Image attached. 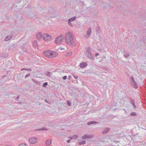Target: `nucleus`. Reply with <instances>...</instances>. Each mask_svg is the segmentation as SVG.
Returning a JSON list of instances; mask_svg holds the SVG:
<instances>
[{"label": "nucleus", "mask_w": 146, "mask_h": 146, "mask_svg": "<svg viewBox=\"0 0 146 146\" xmlns=\"http://www.w3.org/2000/svg\"><path fill=\"white\" fill-rule=\"evenodd\" d=\"M65 39L66 43L68 44H72L74 42V37L70 32H68L66 34Z\"/></svg>", "instance_id": "f257e3e1"}, {"label": "nucleus", "mask_w": 146, "mask_h": 146, "mask_svg": "<svg viewBox=\"0 0 146 146\" xmlns=\"http://www.w3.org/2000/svg\"><path fill=\"white\" fill-rule=\"evenodd\" d=\"M90 47H88L85 49L86 52H84V54L87 57L91 59L94 60L93 55L91 53Z\"/></svg>", "instance_id": "f03ea898"}, {"label": "nucleus", "mask_w": 146, "mask_h": 146, "mask_svg": "<svg viewBox=\"0 0 146 146\" xmlns=\"http://www.w3.org/2000/svg\"><path fill=\"white\" fill-rule=\"evenodd\" d=\"M63 36V35H61L60 36L57 37L56 38L55 41V43L58 44H62L63 42V41L62 40Z\"/></svg>", "instance_id": "7ed1b4c3"}, {"label": "nucleus", "mask_w": 146, "mask_h": 146, "mask_svg": "<svg viewBox=\"0 0 146 146\" xmlns=\"http://www.w3.org/2000/svg\"><path fill=\"white\" fill-rule=\"evenodd\" d=\"M44 40L45 41H49L52 39L51 36L47 34H44L42 36Z\"/></svg>", "instance_id": "20e7f679"}, {"label": "nucleus", "mask_w": 146, "mask_h": 146, "mask_svg": "<svg viewBox=\"0 0 146 146\" xmlns=\"http://www.w3.org/2000/svg\"><path fill=\"white\" fill-rule=\"evenodd\" d=\"M101 8L102 9H110L111 8V6L110 5L109 3H102L101 5Z\"/></svg>", "instance_id": "39448f33"}, {"label": "nucleus", "mask_w": 146, "mask_h": 146, "mask_svg": "<svg viewBox=\"0 0 146 146\" xmlns=\"http://www.w3.org/2000/svg\"><path fill=\"white\" fill-rule=\"evenodd\" d=\"M37 140V139L35 137H32L30 138L29 141L31 143L34 144L36 142Z\"/></svg>", "instance_id": "423d86ee"}, {"label": "nucleus", "mask_w": 146, "mask_h": 146, "mask_svg": "<svg viewBox=\"0 0 146 146\" xmlns=\"http://www.w3.org/2000/svg\"><path fill=\"white\" fill-rule=\"evenodd\" d=\"M58 55L57 53L53 51H50V58L54 57Z\"/></svg>", "instance_id": "0eeeda50"}, {"label": "nucleus", "mask_w": 146, "mask_h": 146, "mask_svg": "<svg viewBox=\"0 0 146 146\" xmlns=\"http://www.w3.org/2000/svg\"><path fill=\"white\" fill-rule=\"evenodd\" d=\"M131 78L132 80V84H133V86H134V87L136 88H138V85L136 82L135 81L134 78L133 77H131Z\"/></svg>", "instance_id": "6e6552de"}, {"label": "nucleus", "mask_w": 146, "mask_h": 146, "mask_svg": "<svg viewBox=\"0 0 146 146\" xmlns=\"http://www.w3.org/2000/svg\"><path fill=\"white\" fill-rule=\"evenodd\" d=\"M42 33L40 32L37 34L36 37L37 39L40 40L42 39Z\"/></svg>", "instance_id": "1a4fd4ad"}, {"label": "nucleus", "mask_w": 146, "mask_h": 146, "mask_svg": "<svg viewBox=\"0 0 146 146\" xmlns=\"http://www.w3.org/2000/svg\"><path fill=\"white\" fill-rule=\"evenodd\" d=\"M50 50L44 51L43 52V54L44 55L49 57L50 56Z\"/></svg>", "instance_id": "9d476101"}, {"label": "nucleus", "mask_w": 146, "mask_h": 146, "mask_svg": "<svg viewBox=\"0 0 146 146\" xmlns=\"http://www.w3.org/2000/svg\"><path fill=\"white\" fill-rule=\"evenodd\" d=\"M92 135H84L82 137V138L83 139H86V138H91L93 137Z\"/></svg>", "instance_id": "9b49d317"}, {"label": "nucleus", "mask_w": 146, "mask_h": 146, "mask_svg": "<svg viewBox=\"0 0 146 146\" xmlns=\"http://www.w3.org/2000/svg\"><path fill=\"white\" fill-rule=\"evenodd\" d=\"M13 36L12 35H10L6 36L5 38V41H7L9 40L12 38Z\"/></svg>", "instance_id": "f8f14e48"}, {"label": "nucleus", "mask_w": 146, "mask_h": 146, "mask_svg": "<svg viewBox=\"0 0 146 146\" xmlns=\"http://www.w3.org/2000/svg\"><path fill=\"white\" fill-rule=\"evenodd\" d=\"M110 128H105L102 131V133L103 134H105L108 133L110 130Z\"/></svg>", "instance_id": "ddd939ff"}, {"label": "nucleus", "mask_w": 146, "mask_h": 146, "mask_svg": "<svg viewBox=\"0 0 146 146\" xmlns=\"http://www.w3.org/2000/svg\"><path fill=\"white\" fill-rule=\"evenodd\" d=\"M87 65L86 62H82L80 64V66L81 68H83L86 67Z\"/></svg>", "instance_id": "4468645a"}, {"label": "nucleus", "mask_w": 146, "mask_h": 146, "mask_svg": "<svg viewBox=\"0 0 146 146\" xmlns=\"http://www.w3.org/2000/svg\"><path fill=\"white\" fill-rule=\"evenodd\" d=\"M124 53V56L126 58H128L129 56V54L128 53H127L126 51H123Z\"/></svg>", "instance_id": "2eb2a0df"}, {"label": "nucleus", "mask_w": 146, "mask_h": 146, "mask_svg": "<svg viewBox=\"0 0 146 146\" xmlns=\"http://www.w3.org/2000/svg\"><path fill=\"white\" fill-rule=\"evenodd\" d=\"M98 123L97 122H96L95 121H90L89 122H88L87 123V124L88 125H91L92 124H95V123Z\"/></svg>", "instance_id": "dca6fc26"}, {"label": "nucleus", "mask_w": 146, "mask_h": 146, "mask_svg": "<svg viewBox=\"0 0 146 146\" xmlns=\"http://www.w3.org/2000/svg\"><path fill=\"white\" fill-rule=\"evenodd\" d=\"M52 141L50 139H48L46 141V144L47 145H50Z\"/></svg>", "instance_id": "f3484780"}, {"label": "nucleus", "mask_w": 146, "mask_h": 146, "mask_svg": "<svg viewBox=\"0 0 146 146\" xmlns=\"http://www.w3.org/2000/svg\"><path fill=\"white\" fill-rule=\"evenodd\" d=\"M76 18V17H75V16L74 17H72V18H70V19H69L68 20V21L71 22L72 21H74L75 20Z\"/></svg>", "instance_id": "a211bd4d"}, {"label": "nucleus", "mask_w": 146, "mask_h": 146, "mask_svg": "<svg viewBox=\"0 0 146 146\" xmlns=\"http://www.w3.org/2000/svg\"><path fill=\"white\" fill-rule=\"evenodd\" d=\"M91 33V28L90 27L87 31V33L88 34V35H90Z\"/></svg>", "instance_id": "6ab92c4d"}, {"label": "nucleus", "mask_w": 146, "mask_h": 146, "mask_svg": "<svg viewBox=\"0 0 146 146\" xmlns=\"http://www.w3.org/2000/svg\"><path fill=\"white\" fill-rule=\"evenodd\" d=\"M47 129L44 128V127H42L41 129H36V131H46L47 130Z\"/></svg>", "instance_id": "aec40b11"}, {"label": "nucleus", "mask_w": 146, "mask_h": 146, "mask_svg": "<svg viewBox=\"0 0 146 146\" xmlns=\"http://www.w3.org/2000/svg\"><path fill=\"white\" fill-rule=\"evenodd\" d=\"M33 45L34 47H37L38 46V43L36 41V40H35L34 41Z\"/></svg>", "instance_id": "412c9836"}, {"label": "nucleus", "mask_w": 146, "mask_h": 146, "mask_svg": "<svg viewBox=\"0 0 146 146\" xmlns=\"http://www.w3.org/2000/svg\"><path fill=\"white\" fill-rule=\"evenodd\" d=\"M56 15L54 13H51L50 15V16L52 18L54 17H56Z\"/></svg>", "instance_id": "4be33fe9"}, {"label": "nucleus", "mask_w": 146, "mask_h": 146, "mask_svg": "<svg viewBox=\"0 0 146 146\" xmlns=\"http://www.w3.org/2000/svg\"><path fill=\"white\" fill-rule=\"evenodd\" d=\"M131 115L133 116H136L137 114L136 112H132L131 113Z\"/></svg>", "instance_id": "5701e85b"}, {"label": "nucleus", "mask_w": 146, "mask_h": 146, "mask_svg": "<svg viewBox=\"0 0 146 146\" xmlns=\"http://www.w3.org/2000/svg\"><path fill=\"white\" fill-rule=\"evenodd\" d=\"M72 54V52H68L66 54V56H69Z\"/></svg>", "instance_id": "b1692460"}, {"label": "nucleus", "mask_w": 146, "mask_h": 146, "mask_svg": "<svg viewBox=\"0 0 146 146\" xmlns=\"http://www.w3.org/2000/svg\"><path fill=\"white\" fill-rule=\"evenodd\" d=\"M78 143L80 145H82L84 144H85L86 143V142L85 141H83L81 142H79Z\"/></svg>", "instance_id": "393cba45"}, {"label": "nucleus", "mask_w": 146, "mask_h": 146, "mask_svg": "<svg viewBox=\"0 0 146 146\" xmlns=\"http://www.w3.org/2000/svg\"><path fill=\"white\" fill-rule=\"evenodd\" d=\"M45 75L48 77H50V72H47L45 74Z\"/></svg>", "instance_id": "a878e982"}, {"label": "nucleus", "mask_w": 146, "mask_h": 146, "mask_svg": "<svg viewBox=\"0 0 146 146\" xmlns=\"http://www.w3.org/2000/svg\"><path fill=\"white\" fill-rule=\"evenodd\" d=\"M97 31L98 33H100V29L99 27H98L96 28Z\"/></svg>", "instance_id": "bb28decb"}, {"label": "nucleus", "mask_w": 146, "mask_h": 146, "mask_svg": "<svg viewBox=\"0 0 146 146\" xmlns=\"http://www.w3.org/2000/svg\"><path fill=\"white\" fill-rule=\"evenodd\" d=\"M19 146H28V145L25 143H22L20 144Z\"/></svg>", "instance_id": "cd10ccee"}, {"label": "nucleus", "mask_w": 146, "mask_h": 146, "mask_svg": "<svg viewBox=\"0 0 146 146\" xmlns=\"http://www.w3.org/2000/svg\"><path fill=\"white\" fill-rule=\"evenodd\" d=\"M130 100L131 101V103L132 105L134 104H135L134 100L132 98H131Z\"/></svg>", "instance_id": "c85d7f7f"}, {"label": "nucleus", "mask_w": 146, "mask_h": 146, "mask_svg": "<svg viewBox=\"0 0 146 146\" xmlns=\"http://www.w3.org/2000/svg\"><path fill=\"white\" fill-rule=\"evenodd\" d=\"M74 139H76L78 138V136L76 135H74L72 136Z\"/></svg>", "instance_id": "c756f323"}, {"label": "nucleus", "mask_w": 146, "mask_h": 146, "mask_svg": "<svg viewBox=\"0 0 146 146\" xmlns=\"http://www.w3.org/2000/svg\"><path fill=\"white\" fill-rule=\"evenodd\" d=\"M72 76H73L74 77L75 79H76L78 78V76L77 75L73 74H72Z\"/></svg>", "instance_id": "7c9ffc66"}, {"label": "nucleus", "mask_w": 146, "mask_h": 146, "mask_svg": "<svg viewBox=\"0 0 146 146\" xmlns=\"http://www.w3.org/2000/svg\"><path fill=\"white\" fill-rule=\"evenodd\" d=\"M48 85V83L47 82H45L43 84L42 86L43 87H46V86Z\"/></svg>", "instance_id": "2f4dec72"}, {"label": "nucleus", "mask_w": 146, "mask_h": 146, "mask_svg": "<svg viewBox=\"0 0 146 146\" xmlns=\"http://www.w3.org/2000/svg\"><path fill=\"white\" fill-rule=\"evenodd\" d=\"M71 22L68 21V23L69 25L71 27H72L73 26V25L71 23Z\"/></svg>", "instance_id": "473e14b6"}, {"label": "nucleus", "mask_w": 146, "mask_h": 146, "mask_svg": "<svg viewBox=\"0 0 146 146\" xmlns=\"http://www.w3.org/2000/svg\"><path fill=\"white\" fill-rule=\"evenodd\" d=\"M67 104L69 106H71V103L69 101L67 102Z\"/></svg>", "instance_id": "72a5a7b5"}, {"label": "nucleus", "mask_w": 146, "mask_h": 146, "mask_svg": "<svg viewBox=\"0 0 146 146\" xmlns=\"http://www.w3.org/2000/svg\"><path fill=\"white\" fill-rule=\"evenodd\" d=\"M30 75H31V74H26V75H25V78H27V77H28L29 76H30Z\"/></svg>", "instance_id": "f704fd0d"}, {"label": "nucleus", "mask_w": 146, "mask_h": 146, "mask_svg": "<svg viewBox=\"0 0 146 146\" xmlns=\"http://www.w3.org/2000/svg\"><path fill=\"white\" fill-rule=\"evenodd\" d=\"M67 77L66 76H65L63 77V80H65L66 79Z\"/></svg>", "instance_id": "c9c22d12"}, {"label": "nucleus", "mask_w": 146, "mask_h": 146, "mask_svg": "<svg viewBox=\"0 0 146 146\" xmlns=\"http://www.w3.org/2000/svg\"><path fill=\"white\" fill-rule=\"evenodd\" d=\"M44 101H45V102H46V103H48V104H49V102H48V100H47L46 99H45L44 100Z\"/></svg>", "instance_id": "e433bc0d"}, {"label": "nucleus", "mask_w": 146, "mask_h": 146, "mask_svg": "<svg viewBox=\"0 0 146 146\" xmlns=\"http://www.w3.org/2000/svg\"><path fill=\"white\" fill-rule=\"evenodd\" d=\"M27 68H23L21 69V70L23 71V70H27Z\"/></svg>", "instance_id": "4c0bfd02"}, {"label": "nucleus", "mask_w": 146, "mask_h": 146, "mask_svg": "<svg viewBox=\"0 0 146 146\" xmlns=\"http://www.w3.org/2000/svg\"><path fill=\"white\" fill-rule=\"evenodd\" d=\"M27 70L28 71H31V70L30 68H27Z\"/></svg>", "instance_id": "58836bf2"}, {"label": "nucleus", "mask_w": 146, "mask_h": 146, "mask_svg": "<svg viewBox=\"0 0 146 146\" xmlns=\"http://www.w3.org/2000/svg\"><path fill=\"white\" fill-rule=\"evenodd\" d=\"M99 55V54L98 53H96L95 54V56H97Z\"/></svg>", "instance_id": "ea45409f"}, {"label": "nucleus", "mask_w": 146, "mask_h": 146, "mask_svg": "<svg viewBox=\"0 0 146 146\" xmlns=\"http://www.w3.org/2000/svg\"><path fill=\"white\" fill-rule=\"evenodd\" d=\"M70 139H68V140H67V142L69 143L70 142Z\"/></svg>", "instance_id": "a19ab883"}, {"label": "nucleus", "mask_w": 146, "mask_h": 146, "mask_svg": "<svg viewBox=\"0 0 146 146\" xmlns=\"http://www.w3.org/2000/svg\"><path fill=\"white\" fill-rule=\"evenodd\" d=\"M133 105V106L134 108H135L136 107V106L135 105V104H134Z\"/></svg>", "instance_id": "79ce46f5"}, {"label": "nucleus", "mask_w": 146, "mask_h": 146, "mask_svg": "<svg viewBox=\"0 0 146 146\" xmlns=\"http://www.w3.org/2000/svg\"><path fill=\"white\" fill-rule=\"evenodd\" d=\"M70 76H69L68 77V79L69 80H70Z\"/></svg>", "instance_id": "37998d69"}, {"label": "nucleus", "mask_w": 146, "mask_h": 146, "mask_svg": "<svg viewBox=\"0 0 146 146\" xmlns=\"http://www.w3.org/2000/svg\"><path fill=\"white\" fill-rule=\"evenodd\" d=\"M19 98V96H18L17 97V98H16V100H17Z\"/></svg>", "instance_id": "c03bdc74"}, {"label": "nucleus", "mask_w": 146, "mask_h": 146, "mask_svg": "<svg viewBox=\"0 0 146 146\" xmlns=\"http://www.w3.org/2000/svg\"><path fill=\"white\" fill-rule=\"evenodd\" d=\"M16 45V44H13V46H15Z\"/></svg>", "instance_id": "a18cd8bd"}, {"label": "nucleus", "mask_w": 146, "mask_h": 146, "mask_svg": "<svg viewBox=\"0 0 146 146\" xmlns=\"http://www.w3.org/2000/svg\"><path fill=\"white\" fill-rule=\"evenodd\" d=\"M71 139H73V137H71Z\"/></svg>", "instance_id": "49530a36"}, {"label": "nucleus", "mask_w": 146, "mask_h": 146, "mask_svg": "<svg viewBox=\"0 0 146 146\" xmlns=\"http://www.w3.org/2000/svg\"><path fill=\"white\" fill-rule=\"evenodd\" d=\"M99 50L101 51V50L100 49V50Z\"/></svg>", "instance_id": "de8ad7c7"}]
</instances>
